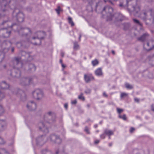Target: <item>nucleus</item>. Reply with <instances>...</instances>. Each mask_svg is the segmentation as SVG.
<instances>
[{
  "label": "nucleus",
  "mask_w": 154,
  "mask_h": 154,
  "mask_svg": "<svg viewBox=\"0 0 154 154\" xmlns=\"http://www.w3.org/2000/svg\"><path fill=\"white\" fill-rule=\"evenodd\" d=\"M14 48H12V52H13V51H14Z\"/></svg>",
  "instance_id": "obj_55"
},
{
  "label": "nucleus",
  "mask_w": 154,
  "mask_h": 154,
  "mask_svg": "<svg viewBox=\"0 0 154 154\" xmlns=\"http://www.w3.org/2000/svg\"><path fill=\"white\" fill-rule=\"evenodd\" d=\"M27 107L30 110H34L36 108V105L33 101H30L28 103Z\"/></svg>",
  "instance_id": "obj_4"
},
{
  "label": "nucleus",
  "mask_w": 154,
  "mask_h": 154,
  "mask_svg": "<svg viewBox=\"0 0 154 154\" xmlns=\"http://www.w3.org/2000/svg\"><path fill=\"white\" fill-rule=\"evenodd\" d=\"M150 42H149L146 44H144L143 45L144 48L147 51H150L152 49L151 47H149V44Z\"/></svg>",
  "instance_id": "obj_11"
},
{
  "label": "nucleus",
  "mask_w": 154,
  "mask_h": 154,
  "mask_svg": "<svg viewBox=\"0 0 154 154\" xmlns=\"http://www.w3.org/2000/svg\"><path fill=\"white\" fill-rule=\"evenodd\" d=\"M61 56L62 57H63V56L64 55V53L63 52H61Z\"/></svg>",
  "instance_id": "obj_47"
},
{
  "label": "nucleus",
  "mask_w": 154,
  "mask_h": 154,
  "mask_svg": "<svg viewBox=\"0 0 154 154\" xmlns=\"http://www.w3.org/2000/svg\"><path fill=\"white\" fill-rule=\"evenodd\" d=\"M103 10L106 11V12H108L107 18V20H111L114 18L115 17H116L117 16L119 15L118 14H115V17L112 15L111 13L113 12V9L112 8L108 6L105 7L103 9Z\"/></svg>",
  "instance_id": "obj_1"
},
{
  "label": "nucleus",
  "mask_w": 154,
  "mask_h": 154,
  "mask_svg": "<svg viewBox=\"0 0 154 154\" xmlns=\"http://www.w3.org/2000/svg\"><path fill=\"white\" fill-rule=\"evenodd\" d=\"M77 103L76 100H73V101H72L71 102V103L72 104H75Z\"/></svg>",
  "instance_id": "obj_38"
},
{
  "label": "nucleus",
  "mask_w": 154,
  "mask_h": 154,
  "mask_svg": "<svg viewBox=\"0 0 154 154\" xmlns=\"http://www.w3.org/2000/svg\"><path fill=\"white\" fill-rule=\"evenodd\" d=\"M19 91L20 93H21V92H22V91L20 90H19Z\"/></svg>",
  "instance_id": "obj_53"
},
{
  "label": "nucleus",
  "mask_w": 154,
  "mask_h": 154,
  "mask_svg": "<svg viewBox=\"0 0 154 154\" xmlns=\"http://www.w3.org/2000/svg\"><path fill=\"white\" fill-rule=\"evenodd\" d=\"M81 38V35H80L79 38V40H80Z\"/></svg>",
  "instance_id": "obj_52"
},
{
  "label": "nucleus",
  "mask_w": 154,
  "mask_h": 154,
  "mask_svg": "<svg viewBox=\"0 0 154 154\" xmlns=\"http://www.w3.org/2000/svg\"><path fill=\"white\" fill-rule=\"evenodd\" d=\"M32 94L33 98L37 100H40L44 97L42 91L39 89H35L33 92Z\"/></svg>",
  "instance_id": "obj_2"
},
{
  "label": "nucleus",
  "mask_w": 154,
  "mask_h": 154,
  "mask_svg": "<svg viewBox=\"0 0 154 154\" xmlns=\"http://www.w3.org/2000/svg\"><path fill=\"white\" fill-rule=\"evenodd\" d=\"M148 35L147 33L144 34L142 36L139 38V40L141 41H144L146 39V36H148Z\"/></svg>",
  "instance_id": "obj_16"
},
{
  "label": "nucleus",
  "mask_w": 154,
  "mask_h": 154,
  "mask_svg": "<svg viewBox=\"0 0 154 154\" xmlns=\"http://www.w3.org/2000/svg\"><path fill=\"white\" fill-rule=\"evenodd\" d=\"M134 130V128H131L130 129V132H132Z\"/></svg>",
  "instance_id": "obj_43"
},
{
  "label": "nucleus",
  "mask_w": 154,
  "mask_h": 154,
  "mask_svg": "<svg viewBox=\"0 0 154 154\" xmlns=\"http://www.w3.org/2000/svg\"><path fill=\"white\" fill-rule=\"evenodd\" d=\"M14 61L15 63H16L17 65L19 66H21L22 64V63L20 61V59L19 58H15Z\"/></svg>",
  "instance_id": "obj_13"
},
{
  "label": "nucleus",
  "mask_w": 154,
  "mask_h": 154,
  "mask_svg": "<svg viewBox=\"0 0 154 154\" xmlns=\"http://www.w3.org/2000/svg\"><path fill=\"white\" fill-rule=\"evenodd\" d=\"M112 53L113 54H114V51H112Z\"/></svg>",
  "instance_id": "obj_57"
},
{
  "label": "nucleus",
  "mask_w": 154,
  "mask_h": 154,
  "mask_svg": "<svg viewBox=\"0 0 154 154\" xmlns=\"http://www.w3.org/2000/svg\"><path fill=\"white\" fill-rule=\"evenodd\" d=\"M151 109L154 112V105H152L151 106Z\"/></svg>",
  "instance_id": "obj_41"
},
{
  "label": "nucleus",
  "mask_w": 154,
  "mask_h": 154,
  "mask_svg": "<svg viewBox=\"0 0 154 154\" xmlns=\"http://www.w3.org/2000/svg\"><path fill=\"white\" fill-rule=\"evenodd\" d=\"M99 142H100L99 140H97L95 141L94 143L96 144H97V143H98Z\"/></svg>",
  "instance_id": "obj_44"
},
{
  "label": "nucleus",
  "mask_w": 154,
  "mask_h": 154,
  "mask_svg": "<svg viewBox=\"0 0 154 154\" xmlns=\"http://www.w3.org/2000/svg\"><path fill=\"white\" fill-rule=\"evenodd\" d=\"M43 34V33L42 32H38L37 35L38 36L37 37H33L32 38V39H35L36 38H39L40 39H42L43 38L42 37H40V36L42 34Z\"/></svg>",
  "instance_id": "obj_15"
},
{
  "label": "nucleus",
  "mask_w": 154,
  "mask_h": 154,
  "mask_svg": "<svg viewBox=\"0 0 154 154\" xmlns=\"http://www.w3.org/2000/svg\"><path fill=\"white\" fill-rule=\"evenodd\" d=\"M119 118L122 119L124 120H125L126 119V116L124 114L123 115H119Z\"/></svg>",
  "instance_id": "obj_28"
},
{
  "label": "nucleus",
  "mask_w": 154,
  "mask_h": 154,
  "mask_svg": "<svg viewBox=\"0 0 154 154\" xmlns=\"http://www.w3.org/2000/svg\"><path fill=\"white\" fill-rule=\"evenodd\" d=\"M16 72V75L15 76L17 77H19L20 75V70H18L17 72Z\"/></svg>",
  "instance_id": "obj_30"
},
{
  "label": "nucleus",
  "mask_w": 154,
  "mask_h": 154,
  "mask_svg": "<svg viewBox=\"0 0 154 154\" xmlns=\"http://www.w3.org/2000/svg\"><path fill=\"white\" fill-rule=\"evenodd\" d=\"M60 63L62 64H63L62 63V61L61 60H60Z\"/></svg>",
  "instance_id": "obj_50"
},
{
  "label": "nucleus",
  "mask_w": 154,
  "mask_h": 154,
  "mask_svg": "<svg viewBox=\"0 0 154 154\" xmlns=\"http://www.w3.org/2000/svg\"><path fill=\"white\" fill-rule=\"evenodd\" d=\"M95 75L99 76H101L103 75L102 69L100 68H98L95 71Z\"/></svg>",
  "instance_id": "obj_10"
},
{
  "label": "nucleus",
  "mask_w": 154,
  "mask_h": 154,
  "mask_svg": "<svg viewBox=\"0 0 154 154\" xmlns=\"http://www.w3.org/2000/svg\"><path fill=\"white\" fill-rule=\"evenodd\" d=\"M92 64L93 66H95L99 64V62L97 59H95L92 61Z\"/></svg>",
  "instance_id": "obj_17"
},
{
  "label": "nucleus",
  "mask_w": 154,
  "mask_h": 154,
  "mask_svg": "<svg viewBox=\"0 0 154 154\" xmlns=\"http://www.w3.org/2000/svg\"><path fill=\"white\" fill-rule=\"evenodd\" d=\"M58 153V151H57L56 152V153L57 154Z\"/></svg>",
  "instance_id": "obj_60"
},
{
  "label": "nucleus",
  "mask_w": 154,
  "mask_h": 154,
  "mask_svg": "<svg viewBox=\"0 0 154 154\" xmlns=\"http://www.w3.org/2000/svg\"><path fill=\"white\" fill-rule=\"evenodd\" d=\"M117 112L118 113H120L121 112L123 111V109H121L117 108Z\"/></svg>",
  "instance_id": "obj_32"
},
{
  "label": "nucleus",
  "mask_w": 154,
  "mask_h": 154,
  "mask_svg": "<svg viewBox=\"0 0 154 154\" xmlns=\"http://www.w3.org/2000/svg\"><path fill=\"white\" fill-rule=\"evenodd\" d=\"M97 125H94V127L95 128H97Z\"/></svg>",
  "instance_id": "obj_51"
},
{
  "label": "nucleus",
  "mask_w": 154,
  "mask_h": 154,
  "mask_svg": "<svg viewBox=\"0 0 154 154\" xmlns=\"http://www.w3.org/2000/svg\"><path fill=\"white\" fill-rule=\"evenodd\" d=\"M91 92V90L89 89H88L85 91V93L87 94H90Z\"/></svg>",
  "instance_id": "obj_37"
},
{
  "label": "nucleus",
  "mask_w": 154,
  "mask_h": 154,
  "mask_svg": "<svg viewBox=\"0 0 154 154\" xmlns=\"http://www.w3.org/2000/svg\"><path fill=\"white\" fill-rule=\"evenodd\" d=\"M62 66L63 68H64L65 67V66L63 63L62 64Z\"/></svg>",
  "instance_id": "obj_49"
},
{
  "label": "nucleus",
  "mask_w": 154,
  "mask_h": 154,
  "mask_svg": "<svg viewBox=\"0 0 154 154\" xmlns=\"http://www.w3.org/2000/svg\"><path fill=\"white\" fill-rule=\"evenodd\" d=\"M104 133L109 136L110 138V136L113 134V131H112L108 129H106L104 130Z\"/></svg>",
  "instance_id": "obj_12"
},
{
  "label": "nucleus",
  "mask_w": 154,
  "mask_h": 154,
  "mask_svg": "<svg viewBox=\"0 0 154 154\" xmlns=\"http://www.w3.org/2000/svg\"><path fill=\"white\" fill-rule=\"evenodd\" d=\"M5 97V94L0 91V101L3 100Z\"/></svg>",
  "instance_id": "obj_18"
},
{
  "label": "nucleus",
  "mask_w": 154,
  "mask_h": 154,
  "mask_svg": "<svg viewBox=\"0 0 154 154\" xmlns=\"http://www.w3.org/2000/svg\"><path fill=\"white\" fill-rule=\"evenodd\" d=\"M49 140L51 141H54L57 143H60L61 141V139L58 136L55 135H51Z\"/></svg>",
  "instance_id": "obj_5"
},
{
  "label": "nucleus",
  "mask_w": 154,
  "mask_h": 154,
  "mask_svg": "<svg viewBox=\"0 0 154 154\" xmlns=\"http://www.w3.org/2000/svg\"><path fill=\"white\" fill-rule=\"evenodd\" d=\"M85 131L88 134H90L89 131V129L87 127H86L85 128Z\"/></svg>",
  "instance_id": "obj_31"
},
{
  "label": "nucleus",
  "mask_w": 154,
  "mask_h": 154,
  "mask_svg": "<svg viewBox=\"0 0 154 154\" xmlns=\"http://www.w3.org/2000/svg\"><path fill=\"white\" fill-rule=\"evenodd\" d=\"M31 67H32V69H33V70L34 71L35 70V66L33 64H31L30 65Z\"/></svg>",
  "instance_id": "obj_34"
},
{
  "label": "nucleus",
  "mask_w": 154,
  "mask_h": 154,
  "mask_svg": "<svg viewBox=\"0 0 154 154\" xmlns=\"http://www.w3.org/2000/svg\"><path fill=\"white\" fill-rule=\"evenodd\" d=\"M100 138L102 139H104L105 138V137L104 134H102L100 136Z\"/></svg>",
  "instance_id": "obj_39"
},
{
  "label": "nucleus",
  "mask_w": 154,
  "mask_h": 154,
  "mask_svg": "<svg viewBox=\"0 0 154 154\" xmlns=\"http://www.w3.org/2000/svg\"><path fill=\"white\" fill-rule=\"evenodd\" d=\"M68 20L69 23L72 26H73L74 25V23L73 22L71 18L70 17H69L68 18Z\"/></svg>",
  "instance_id": "obj_23"
},
{
  "label": "nucleus",
  "mask_w": 154,
  "mask_h": 154,
  "mask_svg": "<svg viewBox=\"0 0 154 154\" xmlns=\"http://www.w3.org/2000/svg\"><path fill=\"white\" fill-rule=\"evenodd\" d=\"M9 154L4 149H0V154Z\"/></svg>",
  "instance_id": "obj_20"
},
{
  "label": "nucleus",
  "mask_w": 154,
  "mask_h": 154,
  "mask_svg": "<svg viewBox=\"0 0 154 154\" xmlns=\"http://www.w3.org/2000/svg\"><path fill=\"white\" fill-rule=\"evenodd\" d=\"M133 1H134V2H135V0H133Z\"/></svg>",
  "instance_id": "obj_62"
},
{
  "label": "nucleus",
  "mask_w": 154,
  "mask_h": 154,
  "mask_svg": "<svg viewBox=\"0 0 154 154\" xmlns=\"http://www.w3.org/2000/svg\"><path fill=\"white\" fill-rule=\"evenodd\" d=\"M11 31H9L8 32H6V33L8 34V35L6 36V37H7L8 36H9V35H10V33H11Z\"/></svg>",
  "instance_id": "obj_42"
},
{
  "label": "nucleus",
  "mask_w": 154,
  "mask_h": 154,
  "mask_svg": "<svg viewBox=\"0 0 154 154\" xmlns=\"http://www.w3.org/2000/svg\"><path fill=\"white\" fill-rule=\"evenodd\" d=\"M51 121H52V122L54 121V120H50V123H51Z\"/></svg>",
  "instance_id": "obj_58"
},
{
  "label": "nucleus",
  "mask_w": 154,
  "mask_h": 154,
  "mask_svg": "<svg viewBox=\"0 0 154 154\" xmlns=\"http://www.w3.org/2000/svg\"><path fill=\"white\" fill-rule=\"evenodd\" d=\"M56 11L58 14H60V12L62 11V10L60 8V6L58 7L56 9Z\"/></svg>",
  "instance_id": "obj_26"
},
{
  "label": "nucleus",
  "mask_w": 154,
  "mask_h": 154,
  "mask_svg": "<svg viewBox=\"0 0 154 154\" xmlns=\"http://www.w3.org/2000/svg\"><path fill=\"white\" fill-rule=\"evenodd\" d=\"M133 8L134 10L136 12H137L140 11V8L137 5H136L135 6H134Z\"/></svg>",
  "instance_id": "obj_19"
},
{
  "label": "nucleus",
  "mask_w": 154,
  "mask_h": 154,
  "mask_svg": "<svg viewBox=\"0 0 154 154\" xmlns=\"http://www.w3.org/2000/svg\"><path fill=\"white\" fill-rule=\"evenodd\" d=\"M128 94L125 93H122L121 94V97L123 98L127 96Z\"/></svg>",
  "instance_id": "obj_25"
},
{
  "label": "nucleus",
  "mask_w": 154,
  "mask_h": 154,
  "mask_svg": "<svg viewBox=\"0 0 154 154\" xmlns=\"http://www.w3.org/2000/svg\"><path fill=\"white\" fill-rule=\"evenodd\" d=\"M74 48L75 50H77L79 48V46L77 42H75L74 44Z\"/></svg>",
  "instance_id": "obj_24"
},
{
  "label": "nucleus",
  "mask_w": 154,
  "mask_h": 154,
  "mask_svg": "<svg viewBox=\"0 0 154 154\" xmlns=\"http://www.w3.org/2000/svg\"><path fill=\"white\" fill-rule=\"evenodd\" d=\"M133 21H134V22L136 23L139 24H140V23L139 21L138 20H137L136 19H133Z\"/></svg>",
  "instance_id": "obj_36"
},
{
  "label": "nucleus",
  "mask_w": 154,
  "mask_h": 154,
  "mask_svg": "<svg viewBox=\"0 0 154 154\" xmlns=\"http://www.w3.org/2000/svg\"><path fill=\"white\" fill-rule=\"evenodd\" d=\"M120 7H122V4H120Z\"/></svg>",
  "instance_id": "obj_59"
},
{
  "label": "nucleus",
  "mask_w": 154,
  "mask_h": 154,
  "mask_svg": "<svg viewBox=\"0 0 154 154\" xmlns=\"http://www.w3.org/2000/svg\"><path fill=\"white\" fill-rule=\"evenodd\" d=\"M78 98L79 99L82 100H85V98L83 96V94H81L79 96Z\"/></svg>",
  "instance_id": "obj_29"
},
{
  "label": "nucleus",
  "mask_w": 154,
  "mask_h": 154,
  "mask_svg": "<svg viewBox=\"0 0 154 154\" xmlns=\"http://www.w3.org/2000/svg\"><path fill=\"white\" fill-rule=\"evenodd\" d=\"M23 80L25 81V85H28L30 84L32 79L30 78H27L26 79H24Z\"/></svg>",
  "instance_id": "obj_14"
},
{
  "label": "nucleus",
  "mask_w": 154,
  "mask_h": 154,
  "mask_svg": "<svg viewBox=\"0 0 154 154\" xmlns=\"http://www.w3.org/2000/svg\"><path fill=\"white\" fill-rule=\"evenodd\" d=\"M125 87L128 89H131L133 88V87L132 85H130L128 83L125 84Z\"/></svg>",
  "instance_id": "obj_21"
},
{
  "label": "nucleus",
  "mask_w": 154,
  "mask_h": 154,
  "mask_svg": "<svg viewBox=\"0 0 154 154\" xmlns=\"http://www.w3.org/2000/svg\"><path fill=\"white\" fill-rule=\"evenodd\" d=\"M0 110L2 112H4L5 110L2 106L0 105Z\"/></svg>",
  "instance_id": "obj_33"
},
{
  "label": "nucleus",
  "mask_w": 154,
  "mask_h": 154,
  "mask_svg": "<svg viewBox=\"0 0 154 154\" xmlns=\"http://www.w3.org/2000/svg\"><path fill=\"white\" fill-rule=\"evenodd\" d=\"M5 85H6V86L5 87L3 88L4 89H7L9 87V85L8 84H6V83L5 82H3L2 84V86H4Z\"/></svg>",
  "instance_id": "obj_22"
},
{
  "label": "nucleus",
  "mask_w": 154,
  "mask_h": 154,
  "mask_svg": "<svg viewBox=\"0 0 154 154\" xmlns=\"http://www.w3.org/2000/svg\"><path fill=\"white\" fill-rule=\"evenodd\" d=\"M4 143L3 140L2 138L0 137V144H3Z\"/></svg>",
  "instance_id": "obj_35"
},
{
  "label": "nucleus",
  "mask_w": 154,
  "mask_h": 154,
  "mask_svg": "<svg viewBox=\"0 0 154 154\" xmlns=\"http://www.w3.org/2000/svg\"><path fill=\"white\" fill-rule=\"evenodd\" d=\"M52 117H55L54 114L51 112H49L45 114V120H46L48 118L49 119H50Z\"/></svg>",
  "instance_id": "obj_9"
},
{
  "label": "nucleus",
  "mask_w": 154,
  "mask_h": 154,
  "mask_svg": "<svg viewBox=\"0 0 154 154\" xmlns=\"http://www.w3.org/2000/svg\"><path fill=\"white\" fill-rule=\"evenodd\" d=\"M64 107L66 109H67L68 107V105L66 103L64 104Z\"/></svg>",
  "instance_id": "obj_46"
},
{
  "label": "nucleus",
  "mask_w": 154,
  "mask_h": 154,
  "mask_svg": "<svg viewBox=\"0 0 154 154\" xmlns=\"http://www.w3.org/2000/svg\"><path fill=\"white\" fill-rule=\"evenodd\" d=\"M85 80L86 82H88L91 80L94 79L91 74H85L84 75Z\"/></svg>",
  "instance_id": "obj_8"
},
{
  "label": "nucleus",
  "mask_w": 154,
  "mask_h": 154,
  "mask_svg": "<svg viewBox=\"0 0 154 154\" xmlns=\"http://www.w3.org/2000/svg\"><path fill=\"white\" fill-rule=\"evenodd\" d=\"M153 46V47H153V48H154V45H153V46Z\"/></svg>",
  "instance_id": "obj_61"
},
{
  "label": "nucleus",
  "mask_w": 154,
  "mask_h": 154,
  "mask_svg": "<svg viewBox=\"0 0 154 154\" xmlns=\"http://www.w3.org/2000/svg\"><path fill=\"white\" fill-rule=\"evenodd\" d=\"M27 30H28L29 32V33H31V30L30 29H25L24 30V32H25Z\"/></svg>",
  "instance_id": "obj_45"
},
{
  "label": "nucleus",
  "mask_w": 154,
  "mask_h": 154,
  "mask_svg": "<svg viewBox=\"0 0 154 154\" xmlns=\"http://www.w3.org/2000/svg\"><path fill=\"white\" fill-rule=\"evenodd\" d=\"M103 96L104 97H107V95L106 94V93L105 92H104L103 94Z\"/></svg>",
  "instance_id": "obj_48"
},
{
  "label": "nucleus",
  "mask_w": 154,
  "mask_h": 154,
  "mask_svg": "<svg viewBox=\"0 0 154 154\" xmlns=\"http://www.w3.org/2000/svg\"><path fill=\"white\" fill-rule=\"evenodd\" d=\"M112 145V143H110L109 144V146H111Z\"/></svg>",
  "instance_id": "obj_54"
},
{
  "label": "nucleus",
  "mask_w": 154,
  "mask_h": 154,
  "mask_svg": "<svg viewBox=\"0 0 154 154\" xmlns=\"http://www.w3.org/2000/svg\"><path fill=\"white\" fill-rule=\"evenodd\" d=\"M134 100L135 102H138L139 101V99L138 98H134Z\"/></svg>",
  "instance_id": "obj_40"
},
{
  "label": "nucleus",
  "mask_w": 154,
  "mask_h": 154,
  "mask_svg": "<svg viewBox=\"0 0 154 154\" xmlns=\"http://www.w3.org/2000/svg\"><path fill=\"white\" fill-rule=\"evenodd\" d=\"M38 127L40 130L43 131L45 133L48 132V128L44 126L43 122H39L38 124Z\"/></svg>",
  "instance_id": "obj_7"
},
{
  "label": "nucleus",
  "mask_w": 154,
  "mask_h": 154,
  "mask_svg": "<svg viewBox=\"0 0 154 154\" xmlns=\"http://www.w3.org/2000/svg\"><path fill=\"white\" fill-rule=\"evenodd\" d=\"M4 56V53L0 51V62H1L2 60V59L3 58Z\"/></svg>",
  "instance_id": "obj_27"
},
{
  "label": "nucleus",
  "mask_w": 154,
  "mask_h": 154,
  "mask_svg": "<svg viewBox=\"0 0 154 154\" xmlns=\"http://www.w3.org/2000/svg\"><path fill=\"white\" fill-rule=\"evenodd\" d=\"M16 18L19 22H22L24 20V16L22 12H19L16 15Z\"/></svg>",
  "instance_id": "obj_6"
},
{
  "label": "nucleus",
  "mask_w": 154,
  "mask_h": 154,
  "mask_svg": "<svg viewBox=\"0 0 154 154\" xmlns=\"http://www.w3.org/2000/svg\"><path fill=\"white\" fill-rule=\"evenodd\" d=\"M127 3H128L129 2V0H127Z\"/></svg>",
  "instance_id": "obj_56"
},
{
  "label": "nucleus",
  "mask_w": 154,
  "mask_h": 154,
  "mask_svg": "<svg viewBox=\"0 0 154 154\" xmlns=\"http://www.w3.org/2000/svg\"><path fill=\"white\" fill-rule=\"evenodd\" d=\"M46 137L41 136L36 139L37 144L40 146L43 145L46 141Z\"/></svg>",
  "instance_id": "obj_3"
}]
</instances>
